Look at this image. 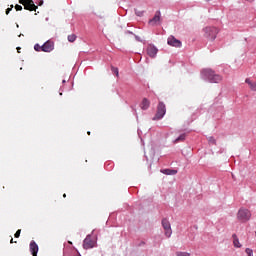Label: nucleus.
Wrapping results in <instances>:
<instances>
[{
	"mask_svg": "<svg viewBox=\"0 0 256 256\" xmlns=\"http://www.w3.org/2000/svg\"><path fill=\"white\" fill-rule=\"evenodd\" d=\"M201 75L208 79L210 83H221V81H223V76L216 74L215 71L210 68L203 69Z\"/></svg>",
	"mask_w": 256,
	"mask_h": 256,
	"instance_id": "nucleus-1",
	"label": "nucleus"
},
{
	"mask_svg": "<svg viewBox=\"0 0 256 256\" xmlns=\"http://www.w3.org/2000/svg\"><path fill=\"white\" fill-rule=\"evenodd\" d=\"M237 219L240 223H247L251 219V211L247 208H240L237 213Z\"/></svg>",
	"mask_w": 256,
	"mask_h": 256,
	"instance_id": "nucleus-2",
	"label": "nucleus"
},
{
	"mask_svg": "<svg viewBox=\"0 0 256 256\" xmlns=\"http://www.w3.org/2000/svg\"><path fill=\"white\" fill-rule=\"evenodd\" d=\"M205 36L207 39H210V41H215L217 38V33H219V30H217L216 27H206L204 29Z\"/></svg>",
	"mask_w": 256,
	"mask_h": 256,
	"instance_id": "nucleus-3",
	"label": "nucleus"
},
{
	"mask_svg": "<svg viewBox=\"0 0 256 256\" xmlns=\"http://www.w3.org/2000/svg\"><path fill=\"white\" fill-rule=\"evenodd\" d=\"M165 113H167V108L165 107V104L163 102H159L157 112L153 120L157 121L159 119H163V117H165Z\"/></svg>",
	"mask_w": 256,
	"mask_h": 256,
	"instance_id": "nucleus-4",
	"label": "nucleus"
},
{
	"mask_svg": "<svg viewBox=\"0 0 256 256\" xmlns=\"http://www.w3.org/2000/svg\"><path fill=\"white\" fill-rule=\"evenodd\" d=\"M162 227L165 231V236L168 238L171 237L173 230H171V223L167 218L162 219Z\"/></svg>",
	"mask_w": 256,
	"mask_h": 256,
	"instance_id": "nucleus-5",
	"label": "nucleus"
},
{
	"mask_svg": "<svg viewBox=\"0 0 256 256\" xmlns=\"http://www.w3.org/2000/svg\"><path fill=\"white\" fill-rule=\"evenodd\" d=\"M95 247V240L91 237V235H87L83 241V248L84 249H93Z\"/></svg>",
	"mask_w": 256,
	"mask_h": 256,
	"instance_id": "nucleus-6",
	"label": "nucleus"
},
{
	"mask_svg": "<svg viewBox=\"0 0 256 256\" xmlns=\"http://www.w3.org/2000/svg\"><path fill=\"white\" fill-rule=\"evenodd\" d=\"M42 46H43L44 53H51V51H53V49H55V42L48 40Z\"/></svg>",
	"mask_w": 256,
	"mask_h": 256,
	"instance_id": "nucleus-7",
	"label": "nucleus"
},
{
	"mask_svg": "<svg viewBox=\"0 0 256 256\" xmlns=\"http://www.w3.org/2000/svg\"><path fill=\"white\" fill-rule=\"evenodd\" d=\"M146 51H147V55H149V57L154 59V57H157V53L159 52V49H157V47H155V45L150 44V45H148Z\"/></svg>",
	"mask_w": 256,
	"mask_h": 256,
	"instance_id": "nucleus-8",
	"label": "nucleus"
},
{
	"mask_svg": "<svg viewBox=\"0 0 256 256\" xmlns=\"http://www.w3.org/2000/svg\"><path fill=\"white\" fill-rule=\"evenodd\" d=\"M167 43H168V45H170V47H181V45H182L180 40L175 38V36L168 37Z\"/></svg>",
	"mask_w": 256,
	"mask_h": 256,
	"instance_id": "nucleus-9",
	"label": "nucleus"
},
{
	"mask_svg": "<svg viewBox=\"0 0 256 256\" xmlns=\"http://www.w3.org/2000/svg\"><path fill=\"white\" fill-rule=\"evenodd\" d=\"M30 252L33 256H37V253H39V245L34 240L30 242Z\"/></svg>",
	"mask_w": 256,
	"mask_h": 256,
	"instance_id": "nucleus-10",
	"label": "nucleus"
},
{
	"mask_svg": "<svg viewBox=\"0 0 256 256\" xmlns=\"http://www.w3.org/2000/svg\"><path fill=\"white\" fill-rule=\"evenodd\" d=\"M24 9L26 11H37L38 7L35 5V2L33 0H28V3L24 6Z\"/></svg>",
	"mask_w": 256,
	"mask_h": 256,
	"instance_id": "nucleus-11",
	"label": "nucleus"
},
{
	"mask_svg": "<svg viewBox=\"0 0 256 256\" xmlns=\"http://www.w3.org/2000/svg\"><path fill=\"white\" fill-rule=\"evenodd\" d=\"M159 21H161V12L157 11L154 17L151 20H149V25H157Z\"/></svg>",
	"mask_w": 256,
	"mask_h": 256,
	"instance_id": "nucleus-12",
	"label": "nucleus"
},
{
	"mask_svg": "<svg viewBox=\"0 0 256 256\" xmlns=\"http://www.w3.org/2000/svg\"><path fill=\"white\" fill-rule=\"evenodd\" d=\"M150 105H151V102L149 101V99L143 98V100L140 104V107H141V109H143V111H147V109H149Z\"/></svg>",
	"mask_w": 256,
	"mask_h": 256,
	"instance_id": "nucleus-13",
	"label": "nucleus"
},
{
	"mask_svg": "<svg viewBox=\"0 0 256 256\" xmlns=\"http://www.w3.org/2000/svg\"><path fill=\"white\" fill-rule=\"evenodd\" d=\"M245 83L249 85L251 91H256V81H251V79L246 78Z\"/></svg>",
	"mask_w": 256,
	"mask_h": 256,
	"instance_id": "nucleus-14",
	"label": "nucleus"
},
{
	"mask_svg": "<svg viewBox=\"0 0 256 256\" xmlns=\"http://www.w3.org/2000/svg\"><path fill=\"white\" fill-rule=\"evenodd\" d=\"M161 173H163L164 175H177V170L163 169L161 170Z\"/></svg>",
	"mask_w": 256,
	"mask_h": 256,
	"instance_id": "nucleus-15",
	"label": "nucleus"
},
{
	"mask_svg": "<svg viewBox=\"0 0 256 256\" xmlns=\"http://www.w3.org/2000/svg\"><path fill=\"white\" fill-rule=\"evenodd\" d=\"M233 245L234 247H237L238 249H240L241 247V243L239 242V238H237L236 234H233Z\"/></svg>",
	"mask_w": 256,
	"mask_h": 256,
	"instance_id": "nucleus-16",
	"label": "nucleus"
},
{
	"mask_svg": "<svg viewBox=\"0 0 256 256\" xmlns=\"http://www.w3.org/2000/svg\"><path fill=\"white\" fill-rule=\"evenodd\" d=\"M67 40L69 41V43H75V41H77V35L70 34L68 35Z\"/></svg>",
	"mask_w": 256,
	"mask_h": 256,
	"instance_id": "nucleus-17",
	"label": "nucleus"
},
{
	"mask_svg": "<svg viewBox=\"0 0 256 256\" xmlns=\"http://www.w3.org/2000/svg\"><path fill=\"white\" fill-rule=\"evenodd\" d=\"M185 134H181L175 141L174 143H179V141H185Z\"/></svg>",
	"mask_w": 256,
	"mask_h": 256,
	"instance_id": "nucleus-18",
	"label": "nucleus"
},
{
	"mask_svg": "<svg viewBox=\"0 0 256 256\" xmlns=\"http://www.w3.org/2000/svg\"><path fill=\"white\" fill-rule=\"evenodd\" d=\"M34 50L37 52L43 51V45L35 44L34 45Z\"/></svg>",
	"mask_w": 256,
	"mask_h": 256,
	"instance_id": "nucleus-19",
	"label": "nucleus"
},
{
	"mask_svg": "<svg viewBox=\"0 0 256 256\" xmlns=\"http://www.w3.org/2000/svg\"><path fill=\"white\" fill-rule=\"evenodd\" d=\"M111 71H112V73H115L116 77H119V68L112 66Z\"/></svg>",
	"mask_w": 256,
	"mask_h": 256,
	"instance_id": "nucleus-20",
	"label": "nucleus"
},
{
	"mask_svg": "<svg viewBox=\"0 0 256 256\" xmlns=\"http://www.w3.org/2000/svg\"><path fill=\"white\" fill-rule=\"evenodd\" d=\"M176 256H191L189 252H176Z\"/></svg>",
	"mask_w": 256,
	"mask_h": 256,
	"instance_id": "nucleus-21",
	"label": "nucleus"
},
{
	"mask_svg": "<svg viewBox=\"0 0 256 256\" xmlns=\"http://www.w3.org/2000/svg\"><path fill=\"white\" fill-rule=\"evenodd\" d=\"M245 253H246L248 256H253V249H251V248H246Z\"/></svg>",
	"mask_w": 256,
	"mask_h": 256,
	"instance_id": "nucleus-22",
	"label": "nucleus"
},
{
	"mask_svg": "<svg viewBox=\"0 0 256 256\" xmlns=\"http://www.w3.org/2000/svg\"><path fill=\"white\" fill-rule=\"evenodd\" d=\"M14 237H15L16 239H19V237H21V229H18V230L16 231V233L14 234Z\"/></svg>",
	"mask_w": 256,
	"mask_h": 256,
	"instance_id": "nucleus-23",
	"label": "nucleus"
},
{
	"mask_svg": "<svg viewBox=\"0 0 256 256\" xmlns=\"http://www.w3.org/2000/svg\"><path fill=\"white\" fill-rule=\"evenodd\" d=\"M208 141H209L210 145H215V143H216L215 138H213V137H210L208 139Z\"/></svg>",
	"mask_w": 256,
	"mask_h": 256,
	"instance_id": "nucleus-24",
	"label": "nucleus"
},
{
	"mask_svg": "<svg viewBox=\"0 0 256 256\" xmlns=\"http://www.w3.org/2000/svg\"><path fill=\"white\" fill-rule=\"evenodd\" d=\"M15 9H16V11H23V6L17 4V5L15 6Z\"/></svg>",
	"mask_w": 256,
	"mask_h": 256,
	"instance_id": "nucleus-25",
	"label": "nucleus"
},
{
	"mask_svg": "<svg viewBox=\"0 0 256 256\" xmlns=\"http://www.w3.org/2000/svg\"><path fill=\"white\" fill-rule=\"evenodd\" d=\"M29 0H19L20 5L25 6Z\"/></svg>",
	"mask_w": 256,
	"mask_h": 256,
	"instance_id": "nucleus-26",
	"label": "nucleus"
},
{
	"mask_svg": "<svg viewBox=\"0 0 256 256\" xmlns=\"http://www.w3.org/2000/svg\"><path fill=\"white\" fill-rule=\"evenodd\" d=\"M12 10H13V5H11L10 8L6 9V15H9V13H11Z\"/></svg>",
	"mask_w": 256,
	"mask_h": 256,
	"instance_id": "nucleus-27",
	"label": "nucleus"
},
{
	"mask_svg": "<svg viewBox=\"0 0 256 256\" xmlns=\"http://www.w3.org/2000/svg\"><path fill=\"white\" fill-rule=\"evenodd\" d=\"M136 15L138 16V17H141V16H143V12H141V11H136Z\"/></svg>",
	"mask_w": 256,
	"mask_h": 256,
	"instance_id": "nucleus-28",
	"label": "nucleus"
},
{
	"mask_svg": "<svg viewBox=\"0 0 256 256\" xmlns=\"http://www.w3.org/2000/svg\"><path fill=\"white\" fill-rule=\"evenodd\" d=\"M135 39H136V41H143V40H141V38H139V36H135Z\"/></svg>",
	"mask_w": 256,
	"mask_h": 256,
	"instance_id": "nucleus-29",
	"label": "nucleus"
},
{
	"mask_svg": "<svg viewBox=\"0 0 256 256\" xmlns=\"http://www.w3.org/2000/svg\"><path fill=\"white\" fill-rule=\"evenodd\" d=\"M16 49L18 53H21V47H17Z\"/></svg>",
	"mask_w": 256,
	"mask_h": 256,
	"instance_id": "nucleus-30",
	"label": "nucleus"
},
{
	"mask_svg": "<svg viewBox=\"0 0 256 256\" xmlns=\"http://www.w3.org/2000/svg\"><path fill=\"white\" fill-rule=\"evenodd\" d=\"M10 243H17V241H14L13 238H11Z\"/></svg>",
	"mask_w": 256,
	"mask_h": 256,
	"instance_id": "nucleus-31",
	"label": "nucleus"
},
{
	"mask_svg": "<svg viewBox=\"0 0 256 256\" xmlns=\"http://www.w3.org/2000/svg\"><path fill=\"white\" fill-rule=\"evenodd\" d=\"M87 135H91V131H88V132H87Z\"/></svg>",
	"mask_w": 256,
	"mask_h": 256,
	"instance_id": "nucleus-32",
	"label": "nucleus"
},
{
	"mask_svg": "<svg viewBox=\"0 0 256 256\" xmlns=\"http://www.w3.org/2000/svg\"><path fill=\"white\" fill-rule=\"evenodd\" d=\"M63 197H64V198L67 197V194H63Z\"/></svg>",
	"mask_w": 256,
	"mask_h": 256,
	"instance_id": "nucleus-33",
	"label": "nucleus"
},
{
	"mask_svg": "<svg viewBox=\"0 0 256 256\" xmlns=\"http://www.w3.org/2000/svg\"><path fill=\"white\" fill-rule=\"evenodd\" d=\"M39 5H43V1H41Z\"/></svg>",
	"mask_w": 256,
	"mask_h": 256,
	"instance_id": "nucleus-34",
	"label": "nucleus"
}]
</instances>
